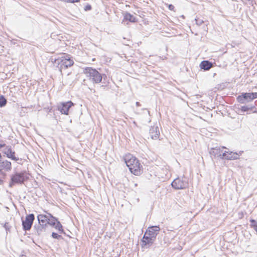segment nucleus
<instances>
[{
    "mask_svg": "<svg viewBox=\"0 0 257 257\" xmlns=\"http://www.w3.org/2000/svg\"><path fill=\"white\" fill-rule=\"evenodd\" d=\"M52 61L54 65L58 68L61 73L63 69H67L74 64V61L71 59L70 55L66 54L54 60L52 59Z\"/></svg>",
    "mask_w": 257,
    "mask_h": 257,
    "instance_id": "f257e3e1",
    "label": "nucleus"
},
{
    "mask_svg": "<svg viewBox=\"0 0 257 257\" xmlns=\"http://www.w3.org/2000/svg\"><path fill=\"white\" fill-rule=\"evenodd\" d=\"M83 73L93 83H99L102 79V75L92 67H86L83 69Z\"/></svg>",
    "mask_w": 257,
    "mask_h": 257,
    "instance_id": "f03ea898",
    "label": "nucleus"
},
{
    "mask_svg": "<svg viewBox=\"0 0 257 257\" xmlns=\"http://www.w3.org/2000/svg\"><path fill=\"white\" fill-rule=\"evenodd\" d=\"M29 179V174L26 171L16 173L12 175L10 186L12 187L15 184H23Z\"/></svg>",
    "mask_w": 257,
    "mask_h": 257,
    "instance_id": "7ed1b4c3",
    "label": "nucleus"
},
{
    "mask_svg": "<svg viewBox=\"0 0 257 257\" xmlns=\"http://www.w3.org/2000/svg\"><path fill=\"white\" fill-rule=\"evenodd\" d=\"M257 98V92L242 93L237 97V101L242 104H244L252 101Z\"/></svg>",
    "mask_w": 257,
    "mask_h": 257,
    "instance_id": "20e7f679",
    "label": "nucleus"
},
{
    "mask_svg": "<svg viewBox=\"0 0 257 257\" xmlns=\"http://www.w3.org/2000/svg\"><path fill=\"white\" fill-rule=\"evenodd\" d=\"M171 185L172 187L176 189H183L188 186V181L185 177L178 178L174 180Z\"/></svg>",
    "mask_w": 257,
    "mask_h": 257,
    "instance_id": "39448f33",
    "label": "nucleus"
},
{
    "mask_svg": "<svg viewBox=\"0 0 257 257\" xmlns=\"http://www.w3.org/2000/svg\"><path fill=\"white\" fill-rule=\"evenodd\" d=\"M73 106H74V103L71 101L62 102L57 104V108L61 114L68 115L69 111Z\"/></svg>",
    "mask_w": 257,
    "mask_h": 257,
    "instance_id": "423d86ee",
    "label": "nucleus"
},
{
    "mask_svg": "<svg viewBox=\"0 0 257 257\" xmlns=\"http://www.w3.org/2000/svg\"><path fill=\"white\" fill-rule=\"evenodd\" d=\"M35 216L33 214H30L27 215L25 220L22 221L24 230H29L31 228Z\"/></svg>",
    "mask_w": 257,
    "mask_h": 257,
    "instance_id": "0eeeda50",
    "label": "nucleus"
},
{
    "mask_svg": "<svg viewBox=\"0 0 257 257\" xmlns=\"http://www.w3.org/2000/svg\"><path fill=\"white\" fill-rule=\"evenodd\" d=\"M155 240V239L145 233V234L141 240V246L142 247L148 248L153 244Z\"/></svg>",
    "mask_w": 257,
    "mask_h": 257,
    "instance_id": "6e6552de",
    "label": "nucleus"
},
{
    "mask_svg": "<svg viewBox=\"0 0 257 257\" xmlns=\"http://www.w3.org/2000/svg\"><path fill=\"white\" fill-rule=\"evenodd\" d=\"M242 153V151L239 152V153L230 151H224L222 153V159L236 160L239 158V156L241 155Z\"/></svg>",
    "mask_w": 257,
    "mask_h": 257,
    "instance_id": "1a4fd4ad",
    "label": "nucleus"
},
{
    "mask_svg": "<svg viewBox=\"0 0 257 257\" xmlns=\"http://www.w3.org/2000/svg\"><path fill=\"white\" fill-rule=\"evenodd\" d=\"M225 148L223 147L222 148H215L211 149L209 153L212 159L220 158L222 159L223 149Z\"/></svg>",
    "mask_w": 257,
    "mask_h": 257,
    "instance_id": "9d476101",
    "label": "nucleus"
},
{
    "mask_svg": "<svg viewBox=\"0 0 257 257\" xmlns=\"http://www.w3.org/2000/svg\"><path fill=\"white\" fill-rule=\"evenodd\" d=\"M160 230V228L159 226H152L148 227L145 233L156 239V236Z\"/></svg>",
    "mask_w": 257,
    "mask_h": 257,
    "instance_id": "9b49d317",
    "label": "nucleus"
},
{
    "mask_svg": "<svg viewBox=\"0 0 257 257\" xmlns=\"http://www.w3.org/2000/svg\"><path fill=\"white\" fill-rule=\"evenodd\" d=\"M131 165L132 166H127L132 173L135 175H139L141 174V165L139 161Z\"/></svg>",
    "mask_w": 257,
    "mask_h": 257,
    "instance_id": "f8f14e48",
    "label": "nucleus"
},
{
    "mask_svg": "<svg viewBox=\"0 0 257 257\" xmlns=\"http://www.w3.org/2000/svg\"><path fill=\"white\" fill-rule=\"evenodd\" d=\"M149 134L152 139H158L160 134L158 126L156 125L151 126L150 129Z\"/></svg>",
    "mask_w": 257,
    "mask_h": 257,
    "instance_id": "ddd939ff",
    "label": "nucleus"
},
{
    "mask_svg": "<svg viewBox=\"0 0 257 257\" xmlns=\"http://www.w3.org/2000/svg\"><path fill=\"white\" fill-rule=\"evenodd\" d=\"M51 217V214H39L37 216L38 220V223L48 226V221L49 218Z\"/></svg>",
    "mask_w": 257,
    "mask_h": 257,
    "instance_id": "4468645a",
    "label": "nucleus"
},
{
    "mask_svg": "<svg viewBox=\"0 0 257 257\" xmlns=\"http://www.w3.org/2000/svg\"><path fill=\"white\" fill-rule=\"evenodd\" d=\"M4 153L7 155V157L11 158L13 160L16 161L19 160V158L16 157L15 156V152L13 151L11 148L10 147H7L5 149Z\"/></svg>",
    "mask_w": 257,
    "mask_h": 257,
    "instance_id": "2eb2a0df",
    "label": "nucleus"
},
{
    "mask_svg": "<svg viewBox=\"0 0 257 257\" xmlns=\"http://www.w3.org/2000/svg\"><path fill=\"white\" fill-rule=\"evenodd\" d=\"M34 228L35 230L36 233L40 235H42L45 232H46L48 226L38 223V225H35Z\"/></svg>",
    "mask_w": 257,
    "mask_h": 257,
    "instance_id": "dca6fc26",
    "label": "nucleus"
},
{
    "mask_svg": "<svg viewBox=\"0 0 257 257\" xmlns=\"http://www.w3.org/2000/svg\"><path fill=\"white\" fill-rule=\"evenodd\" d=\"M125 162L126 166H132L131 165L135 163L139 160L134 156L131 154H128L125 157Z\"/></svg>",
    "mask_w": 257,
    "mask_h": 257,
    "instance_id": "f3484780",
    "label": "nucleus"
},
{
    "mask_svg": "<svg viewBox=\"0 0 257 257\" xmlns=\"http://www.w3.org/2000/svg\"><path fill=\"white\" fill-rule=\"evenodd\" d=\"M11 169V163L7 160L0 162V170H10Z\"/></svg>",
    "mask_w": 257,
    "mask_h": 257,
    "instance_id": "a211bd4d",
    "label": "nucleus"
},
{
    "mask_svg": "<svg viewBox=\"0 0 257 257\" xmlns=\"http://www.w3.org/2000/svg\"><path fill=\"white\" fill-rule=\"evenodd\" d=\"M212 64L209 61H203L200 64V67L201 69L208 70L212 67Z\"/></svg>",
    "mask_w": 257,
    "mask_h": 257,
    "instance_id": "6ab92c4d",
    "label": "nucleus"
},
{
    "mask_svg": "<svg viewBox=\"0 0 257 257\" xmlns=\"http://www.w3.org/2000/svg\"><path fill=\"white\" fill-rule=\"evenodd\" d=\"M124 20L129 21L131 22H136L137 19L130 13H126L124 15Z\"/></svg>",
    "mask_w": 257,
    "mask_h": 257,
    "instance_id": "aec40b11",
    "label": "nucleus"
},
{
    "mask_svg": "<svg viewBox=\"0 0 257 257\" xmlns=\"http://www.w3.org/2000/svg\"><path fill=\"white\" fill-rule=\"evenodd\" d=\"M57 221H58L57 219L51 215V217L49 218L48 225L49 224L54 226Z\"/></svg>",
    "mask_w": 257,
    "mask_h": 257,
    "instance_id": "412c9836",
    "label": "nucleus"
},
{
    "mask_svg": "<svg viewBox=\"0 0 257 257\" xmlns=\"http://www.w3.org/2000/svg\"><path fill=\"white\" fill-rule=\"evenodd\" d=\"M54 226L55 227V229L59 231V233H62L64 232L62 225L59 221L56 222V224Z\"/></svg>",
    "mask_w": 257,
    "mask_h": 257,
    "instance_id": "4be33fe9",
    "label": "nucleus"
},
{
    "mask_svg": "<svg viewBox=\"0 0 257 257\" xmlns=\"http://www.w3.org/2000/svg\"><path fill=\"white\" fill-rule=\"evenodd\" d=\"M7 100L3 95L0 96V107H2L6 105Z\"/></svg>",
    "mask_w": 257,
    "mask_h": 257,
    "instance_id": "5701e85b",
    "label": "nucleus"
},
{
    "mask_svg": "<svg viewBox=\"0 0 257 257\" xmlns=\"http://www.w3.org/2000/svg\"><path fill=\"white\" fill-rule=\"evenodd\" d=\"M254 107V106L253 105H252L250 107H248L247 106H241L240 109L242 112H245L248 111L249 109H251Z\"/></svg>",
    "mask_w": 257,
    "mask_h": 257,
    "instance_id": "b1692460",
    "label": "nucleus"
},
{
    "mask_svg": "<svg viewBox=\"0 0 257 257\" xmlns=\"http://www.w3.org/2000/svg\"><path fill=\"white\" fill-rule=\"evenodd\" d=\"M251 226L254 227V229L257 231V222L254 219L250 220Z\"/></svg>",
    "mask_w": 257,
    "mask_h": 257,
    "instance_id": "393cba45",
    "label": "nucleus"
},
{
    "mask_svg": "<svg viewBox=\"0 0 257 257\" xmlns=\"http://www.w3.org/2000/svg\"><path fill=\"white\" fill-rule=\"evenodd\" d=\"M195 20L196 25L198 26H201L204 23V21L200 19L199 18H196V19H195Z\"/></svg>",
    "mask_w": 257,
    "mask_h": 257,
    "instance_id": "a878e982",
    "label": "nucleus"
},
{
    "mask_svg": "<svg viewBox=\"0 0 257 257\" xmlns=\"http://www.w3.org/2000/svg\"><path fill=\"white\" fill-rule=\"evenodd\" d=\"M52 236L53 237V238H56V239H60L62 237L60 235H59L58 234H57V233H55V232L52 233Z\"/></svg>",
    "mask_w": 257,
    "mask_h": 257,
    "instance_id": "bb28decb",
    "label": "nucleus"
},
{
    "mask_svg": "<svg viewBox=\"0 0 257 257\" xmlns=\"http://www.w3.org/2000/svg\"><path fill=\"white\" fill-rule=\"evenodd\" d=\"M91 9V6L90 5H87L85 7V10L86 11H87V10H90Z\"/></svg>",
    "mask_w": 257,
    "mask_h": 257,
    "instance_id": "cd10ccee",
    "label": "nucleus"
},
{
    "mask_svg": "<svg viewBox=\"0 0 257 257\" xmlns=\"http://www.w3.org/2000/svg\"><path fill=\"white\" fill-rule=\"evenodd\" d=\"M169 9L170 10H171V11L174 10V6L173 5H170L169 6Z\"/></svg>",
    "mask_w": 257,
    "mask_h": 257,
    "instance_id": "c85d7f7f",
    "label": "nucleus"
},
{
    "mask_svg": "<svg viewBox=\"0 0 257 257\" xmlns=\"http://www.w3.org/2000/svg\"><path fill=\"white\" fill-rule=\"evenodd\" d=\"M136 104L137 106H140L141 105V104L139 102H137Z\"/></svg>",
    "mask_w": 257,
    "mask_h": 257,
    "instance_id": "c756f323",
    "label": "nucleus"
},
{
    "mask_svg": "<svg viewBox=\"0 0 257 257\" xmlns=\"http://www.w3.org/2000/svg\"><path fill=\"white\" fill-rule=\"evenodd\" d=\"M20 257H26V255L22 254Z\"/></svg>",
    "mask_w": 257,
    "mask_h": 257,
    "instance_id": "7c9ffc66",
    "label": "nucleus"
},
{
    "mask_svg": "<svg viewBox=\"0 0 257 257\" xmlns=\"http://www.w3.org/2000/svg\"><path fill=\"white\" fill-rule=\"evenodd\" d=\"M148 113L150 115V111H148Z\"/></svg>",
    "mask_w": 257,
    "mask_h": 257,
    "instance_id": "2f4dec72",
    "label": "nucleus"
},
{
    "mask_svg": "<svg viewBox=\"0 0 257 257\" xmlns=\"http://www.w3.org/2000/svg\"><path fill=\"white\" fill-rule=\"evenodd\" d=\"M254 112H257V111H254Z\"/></svg>",
    "mask_w": 257,
    "mask_h": 257,
    "instance_id": "473e14b6",
    "label": "nucleus"
}]
</instances>
